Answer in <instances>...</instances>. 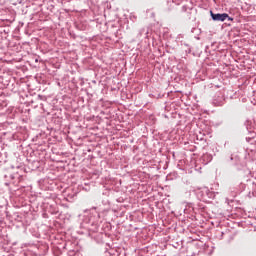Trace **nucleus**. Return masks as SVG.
<instances>
[{"instance_id": "2", "label": "nucleus", "mask_w": 256, "mask_h": 256, "mask_svg": "<svg viewBox=\"0 0 256 256\" xmlns=\"http://www.w3.org/2000/svg\"><path fill=\"white\" fill-rule=\"evenodd\" d=\"M97 237H99L98 243H101L103 241V233H99Z\"/></svg>"}, {"instance_id": "3", "label": "nucleus", "mask_w": 256, "mask_h": 256, "mask_svg": "<svg viewBox=\"0 0 256 256\" xmlns=\"http://www.w3.org/2000/svg\"><path fill=\"white\" fill-rule=\"evenodd\" d=\"M226 19H228V21H233V18H231L229 15Z\"/></svg>"}, {"instance_id": "1", "label": "nucleus", "mask_w": 256, "mask_h": 256, "mask_svg": "<svg viewBox=\"0 0 256 256\" xmlns=\"http://www.w3.org/2000/svg\"><path fill=\"white\" fill-rule=\"evenodd\" d=\"M210 16L214 21L223 22V21H226L227 17H229V14H227V13H222V14L217 13V14H215V13H213V11H210Z\"/></svg>"}, {"instance_id": "5", "label": "nucleus", "mask_w": 256, "mask_h": 256, "mask_svg": "<svg viewBox=\"0 0 256 256\" xmlns=\"http://www.w3.org/2000/svg\"><path fill=\"white\" fill-rule=\"evenodd\" d=\"M92 209H97V207H93Z\"/></svg>"}, {"instance_id": "4", "label": "nucleus", "mask_w": 256, "mask_h": 256, "mask_svg": "<svg viewBox=\"0 0 256 256\" xmlns=\"http://www.w3.org/2000/svg\"><path fill=\"white\" fill-rule=\"evenodd\" d=\"M97 231H99V228H95L94 230H93V233H97Z\"/></svg>"}]
</instances>
